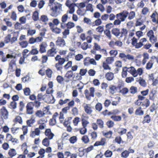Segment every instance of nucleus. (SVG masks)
I'll use <instances>...</instances> for the list:
<instances>
[{
  "label": "nucleus",
  "mask_w": 158,
  "mask_h": 158,
  "mask_svg": "<svg viewBox=\"0 0 158 158\" xmlns=\"http://www.w3.org/2000/svg\"><path fill=\"white\" fill-rule=\"evenodd\" d=\"M58 103L60 106H62L68 103V106L63 108L62 109L61 111L60 112V113H62L63 114H66L68 111L70 110V107H73L75 104L74 101L73 100L70 101V99L68 98H66L64 100L60 99Z\"/></svg>",
  "instance_id": "nucleus-1"
},
{
  "label": "nucleus",
  "mask_w": 158,
  "mask_h": 158,
  "mask_svg": "<svg viewBox=\"0 0 158 158\" xmlns=\"http://www.w3.org/2000/svg\"><path fill=\"white\" fill-rule=\"evenodd\" d=\"M128 14V12L126 10H124L120 13L117 14L116 16L117 19L114 22V25H119L121 22L124 21L127 17Z\"/></svg>",
  "instance_id": "nucleus-2"
},
{
  "label": "nucleus",
  "mask_w": 158,
  "mask_h": 158,
  "mask_svg": "<svg viewBox=\"0 0 158 158\" xmlns=\"http://www.w3.org/2000/svg\"><path fill=\"white\" fill-rule=\"evenodd\" d=\"M111 32L113 35L117 37L120 36V38H122L123 36H125V39L127 36L128 33L127 30L124 28H122L121 31H120V29L118 28H113L112 29Z\"/></svg>",
  "instance_id": "nucleus-3"
},
{
  "label": "nucleus",
  "mask_w": 158,
  "mask_h": 158,
  "mask_svg": "<svg viewBox=\"0 0 158 158\" xmlns=\"http://www.w3.org/2000/svg\"><path fill=\"white\" fill-rule=\"evenodd\" d=\"M9 116V111L5 106H2L0 109V124H3L4 123V119H8Z\"/></svg>",
  "instance_id": "nucleus-4"
},
{
  "label": "nucleus",
  "mask_w": 158,
  "mask_h": 158,
  "mask_svg": "<svg viewBox=\"0 0 158 158\" xmlns=\"http://www.w3.org/2000/svg\"><path fill=\"white\" fill-rule=\"evenodd\" d=\"M120 111L118 109L113 110L112 111L108 112V115H111L110 118L114 122H120L122 120V117L120 115H117L119 114Z\"/></svg>",
  "instance_id": "nucleus-5"
},
{
  "label": "nucleus",
  "mask_w": 158,
  "mask_h": 158,
  "mask_svg": "<svg viewBox=\"0 0 158 158\" xmlns=\"http://www.w3.org/2000/svg\"><path fill=\"white\" fill-rule=\"evenodd\" d=\"M55 60L56 61H58V62L55 65L57 70L61 71L63 68L62 65L65 61V59L61 58L60 56L57 55L55 57Z\"/></svg>",
  "instance_id": "nucleus-6"
},
{
  "label": "nucleus",
  "mask_w": 158,
  "mask_h": 158,
  "mask_svg": "<svg viewBox=\"0 0 158 158\" xmlns=\"http://www.w3.org/2000/svg\"><path fill=\"white\" fill-rule=\"evenodd\" d=\"M132 45L136 48H139L141 47L143 45V43L147 41L146 38H143L140 40V42L137 43V39L135 37H134L131 39Z\"/></svg>",
  "instance_id": "nucleus-7"
},
{
  "label": "nucleus",
  "mask_w": 158,
  "mask_h": 158,
  "mask_svg": "<svg viewBox=\"0 0 158 158\" xmlns=\"http://www.w3.org/2000/svg\"><path fill=\"white\" fill-rule=\"evenodd\" d=\"M89 90L90 93L89 92L88 90L85 89L84 91V94L86 99L90 100L91 97H94V96L95 88L94 87H91L89 88Z\"/></svg>",
  "instance_id": "nucleus-8"
},
{
  "label": "nucleus",
  "mask_w": 158,
  "mask_h": 158,
  "mask_svg": "<svg viewBox=\"0 0 158 158\" xmlns=\"http://www.w3.org/2000/svg\"><path fill=\"white\" fill-rule=\"evenodd\" d=\"M65 4L66 6L69 9V10L67 11V13H69L70 14H73L75 11L74 7L76 6L77 4L74 3H71V1L69 0H67Z\"/></svg>",
  "instance_id": "nucleus-9"
},
{
  "label": "nucleus",
  "mask_w": 158,
  "mask_h": 158,
  "mask_svg": "<svg viewBox=\"0 0 158 158\" xmlns=\"http://www.w3.org/2000/svg\"><path fill=\"white\" fill-rule=\"evenodd\" d=\"M64 38L61 37H58L56 41V44L57 46L60 47H63L66 45V43L64 39Z\"/></svg>",
  "instance_id": "nucleus-10"
},
{
  "label": "nucleus",
  "mask_w": 158,
  "mask_h": 158,
  "mask_svg": "<svg viewBox=\"0 0 158 158\" xmlns=\"http://www.w3.org/2000/svg\"><path fill=\"white\" fill-rule=\"evenodd\" d=\"M33 108L34 106L31 102H28L26 106V113L28 114H33L34 112Z\"/></svg>",
  "instance_id": "nucleus-11"
},
{
  "label": "nucleus",
  "mask_w": 158,
  "mask_h": 158,
  "mask_svg": "<svg viewBox=\"0 0 158 158\" xmlns=\"http://www.w3.org/2000/svg\"><path fill=\"white\" fill-rule=\"evenodd\" d=\"M48 45L46 42H43L39 45V52L41 54L46 52V48Z\"/></svg>",
  "instance_id": "nucleus-12"
},
{
  "label": "nucleus",
  "mask_w": 158,
  "mask_h": 158,
  "mask_svg": "<svg viewBox=\"0 0 158 158\" xmlns=\"http://www.w3.org/2000/svg\"><path fill=\"white\" fill-rule=\"evenodd\" d=\"M46 121L44 118L40 119L38 122L39 126V127L37 128H38L40 131L44 129L46 127Z\"/></svg>",
  "instance_id": "nucleus-13"
},
{
  "label": "nucleus",
  "mask_w": 158,
  "mask_h": 158,
  "mask_svg": "<svg viewBox=\"0 0 158 158\" xmlns=\"http://www.w3.org/2000/svg\"><path fill=\"white\" fill-rule=\"evenodd\" d=\"M68 18L67 13L64 14L62 16L61 19V22L60 23V27L61 29H64V26L66 23H65L67 22Z\"/></svg>",
  "instance_id": "nucleus-14"
},
{
  "label": "nucleus",
  "mask_w": 158,
  "mask_h": 158,
  "mask_svg": "<svg viewBox=\"0 0 158 158\" xmlns=\"http://www.w3.org/2000/svg\"><path fill=\"white\" fill-rule=\"evenodd\" d=\"M59 114L58 113L56 112L54 113L52 116V118L49 120V124L50 126H53L56 123V118L57 117Z\"/></svg>",
  "instance_id": "nucleus-15"
},
{
  "label": "nucleus",
  "mask_w": 158,
  "mask_h": 158,
  "mask_svg": "<svg viewBox=\"0 0 158 158\" xmlns=\"http://www.w3.org/2000/svg\"><path fill=\"white\" fill-rule=\"evenodd\" d=\"M6 138L8 141H11L12 143H18V139L16 138H14L12 135L9 133L6 134Z\"/></svg>",
  "instance_id": "nucleus-16"
},
{
  "label": "nucleus",
  "mask_w": 158,
  "mask_h": 158,
  "mask_svg": "<svg viewBox=\"0 0 158 158\" xmlns=\"http://www.w3.org/2000/svg\"><path fill=\"white\" fill-rule=\"evenodd\" d=\"M40 133V131L39 130L38 128H37L35 129V130L33 131H31L30 133V136L33 138H34L35 136H39Z\"/></svg>",
  "instance_id": "nucleus-17"
},
{
  "label": "nucleus",
  "mask_w": 158,
  "mask_h": 158,
  "mask_svg": "<svg viewBox=\"0 0 158 158\" xmlns=\"http://www.w3.org/2000/svg\"><path fill=\"white\" fill-rule=\"evenodd\" d=\"M44 134L49 139H52L54 136V134L51 132V129L49 128L46 129Z\"/></svg>",
  "instance_id": "nucleus-18"
},
{
  "label": "nucleus",
  "mask_w": 158,
  "mask_h": 158,
  "mask_svg": "<svg viewBox=\"0 0 158 158\" xmlns=\"http://www.w3.org/2000/svg\"><path fill=\"white\" fill-rule=\"evenodd\" d=\"M84 108L85 112L87 114H90L92 113L93 110L92 109L90 105L86 104L84 106Z\"/></svg>",
  "instance_id": "nucleus-19"
},
{
  "label": "nucleus",
  "mask_w": 158,
  "mask_h": 158,
  "mask_svg": "<svg viewBox=\"0 0 158 158\" xmlns=\"http://www.w3.org/2000/svg\"><path fill=\"white\" fill-rule=\"evenodd\" d=\"M56 53V49H50L48 50L47 55L49 57H53Z\"/></svg>",
  "instance_id": "nucleus-20"
},
{
  "label": "nucleus",
  "mask_w": 158,
  "mask_h": 158,
  "mask_svg": "<svg viewBox=\"0 0 158 158\" xmlns=\"http://www.w3.org/2000/svg\"><path fill=\"white\" fill-rule=\"evenodd\" d=\"M10 17V19L13 21H15L17 18V15L16 12L14 11H12L10 13H9L8 15L7 16V17Z\"/></svg>",
  "instance_id": "nucleus-21"
},
{
  "label": "nucleus",
  "mask_w": 158,
  "mask_h": 158,
  "mask_svg": "<svg viewBox=\"0 0 158 158\" xmlns=\"http://www.w3.org/2000/svg\"><path fill=\"white\" fill-rule=\"evenodd\" d=\"M136 81L138 82L140 85L143 87H145L147 86V83L145 80L141 77H139L138 80H136Z\"/></svg>",
  "instance_id": "nucleus-22"
},
{
  "label": "nucleus",
  "mask_w": 158,
  "mask_h": 158,
  "mask_svg": "<svg viewBox=\"0 0 158 158\" xmlns=\"http://www.w3.org/2000/svg\"><path fill=\"white\" fill-rule=\"evenodd\" d=\"M127 69L128 72L130 73L134 77H135L136 70L134 67L131 66L129 67H127Z\"/></svg>",
  "instance_id": "nucleus-23"
},
{
  "label": "nucleus",
  "mask_w": 158,
  "mask_h": 158,
  "mask_svg": "<svg viewBox=\"0 0 158 158\" xmlns=\"http://www.w3.org/2000/svg\"><path fill=\"white\" fill-rule=\"evenodd\" d=\"M11 34H13V36L11 38V43L13 44L17 40L19 32L18 31H15L11 33Z\"/></svg>",
  "instance_id": "nucleus-24"
},
{
  "label": "nucleus",
  "mask_w": 158,
  "mask_h": 158,
  "mask_svg": "<svg viewBox=\"0 0 158 158\" xmlns=\"http://www.w3.org/2000/svg\"><path fill=\"white\" fill-rule=\"evenodd\" d=\"M73 72L72 70L68 71L64 76L65 78L68 80L66 81H69L70 79L73 77Z\"/></svg>",
  "instance_id": "nucleus-25"
},
{
  "label": "nucleus",
  "mask_w": 158,
  "mask_h": 158,
  "mask_svg": "<svg viewBox=\"0 0 158 158\" xmlns=\"http://www.w3.org/2000/svg\"><path fill=\"white\" fill-rule=\"evenodd\" d=\"M135 114L136 115L142 116L144 114V111L142 110L141 107H139L135 111Z\"/></svg>",
  "instance_id": "nucleus-26"
},
{
  "label": "nucleus",
  "mask_w": 158,
  "mask_h": 158,
  "mask_svg": "<svg viewBox=\"0 0 158 158\" xmlns=\"http://www.w3.org/2000/svg\"><path fill=\"white\" fill-rule=\"evenodd\" d=\"M106 143V139L104 138H102L100 141H96L94 144V146H98L99 145H104Z\"/></svg>",
  "instance_id": "nucleus-27"
},
{
  "label": "nucleus",
  "mask_w": 158,
  "mask_h": 158,
  "mask_svg": "<svg viewBox=\"0 0 158 158\" xmlns=\"http://www.w3.org/2000/svg\"><path fill=\"white\" fill-rule=\"evenodd\" d=\"M8 154L10 157H13L17 154L16 150L14 148H10L9 150Z\"/></svg>",
  "instance_id": "nucleus-28"
},
{
  "label": "nucleus",
  "mask_w": 158,
  "mask_h": 158,
  "mask_svg": "<svg viewBox=\"0 0 158 158\" xmlns=\"http://www.w3.org/2000/svg\"><path fill=\"white\" fill-rule=\"evenodd\" d=\"M109 89L110 93L113 94L116 92L117 89V86L113 85H110L109 86Z\"/></svg>",
  "instance_id": "nucleus-29"
},
{
  "label": "nucleus",
  "mask_w": 158,
  "mask_h": 158,
  "mask_svg": "<svg viewBox=\"0 0 158 158\" xmlns=\"http://www.w3.org/2000/svg\"><path fill=\"white\" fill-rule=\"evenodd\" d=\"M151 121V118L149 114H147L144 116L142 123L143 124L145 123H149Z\"/></svg>",
  "instance_id": "nucleus-30"
},
{
  "label": "nucleus",
  "mask_w": 158,
  "mask_h": 158,
  "mask_svg": "<svg viewBox=\"0 0 158 158\" xmlns=\"http://www.w3.org/2000/svg\"><path fill=\"white\" fill-rule=\"evenodd\" d=\"M105 77L108 81H111L114 77V74L111 72H108L106 74Z\"/></svg>",
  "instance_id": "nucleus-31"
},
{
  "label": "nucleus",
  "mask_w": 158,
  "mask_h": 158,
  "mask_svg": "<svg viewBox=\"0 0 158 158\" xmlns=\"http://www.w3.org/2000/svg\"><path fill=\"white\" fill-rule=\"evenodd\" d=\"M85 116L84 114H82L81 116V121L83 127H86L87 125L89 123V122L87 120L85 119Z\"/></svg>",
  "instance_id": "nucleus-32"
},
{
  "label": "nucleus",
  "mask_w": 158,
  "mask_h": 158,
  "mask_svg": "<svg viewBox=\"0 0 158 158\" xmlns=\"http://www.w3.org/2000/svg\"><path fill=\"white\" fill-rule=\"evenodd\" d=\"M86 13V10L83 8H78L77 11V14L79 15L84 16Z\"/></svg>",
  "instance_id": "nucleus-33"
},
{
  "label": "nucleus",
  "mask_w": 158,
  "mask_h": 158,
  "mask_svg": "<svg viewBox=\"0 0 158 158\" xmlns=\"http://www.w3.org/2000/svg\"><path fill=\"white\" fill-rule=\"evenodd\" d=\"M72 119V117H71L66 118L64 121V126H67L69 125H70Z\"/></svg>",
  "instance_id": "nucleus-34"
},
{
  "label": "nucleus",
  "mask_w": 158,
  "mask_h": 158,
  "mask_svg": "<svg viewBox=\"0 0 158 158\" xmlns=\"http://www.w3.org/2000/svg\"><path fill=\"white\" fill-rule=\"evenodd\" d=\"M143 59L142 61L143 65H144L147 62V60L149 58V55L147 53H144L143 54Z\"/></svg>",
  "instance_id": "nucleus-35"
},
{
  "label": "nucleus",
  "mask_w": 158,
  "mask_h": 158,
  "mask_svg": "<svg viewBox=\"0 0 158 158\" xmlns=\"http://www.w3.org/2000/svg\"><path fill=\"white\" fill-rule=\"evenodd\" d=\"M32 19L34 21H37L39 20V13L37 11H35L33 13Z\"/></svg>",
  "instance_id": "nucleus-36"
},
{
  "label": "nucleus",
  "mask_w": 158,
  "mask_h": 158,
  "mask_svg": "<svg viewBox=\"0 0 158 158\" xmlns=\"http://www.w3.org/2000/svg\"><path fill=\"white\" fill-rule=\"evenodd\" d=\"M10 19V18H7L4 19L3 21L5 22L7 27H11L13 25V24L11 22L9 21Z\"/></svg>",
  "instance_id": "nucleus-37"
},
{
  "label": "nucleus",
  "mask_w": 158,
  "mask_h": 158,
  "mask_svg": "<svg viewBox=\"0 0 158 158\" xmlns=\"http://www.w3.org/2000/svg\"><path fill=\"white\" fill-rule=\"evenodd\" d=\"M153 60H150L147 64L145 68L147 70L151 69L152 67L153 64Z\"/></svg>",
  "instance_id": "nucleus-38"
},
{
  "label": "nucleus",
  "mask_w": 158,
  "mask_h": 158,
  "mask_svg": "<svg viewBox=\"0 0 158 158\" xmlns=\"http://www.w3.org/2000/svg\"><path fill=\"white\" fill-rule=\"evenodd\" d=\"M156 91L155 90H152L149 94V99L153 101L155 99L154 95L156 94Z\"/></svg>",
  "instance_id": "nucleus-39"
},
{
  "label": "nucleus",
  "mask_w": 158,
  "mask_h": 158,
  "mask_svg": "<svg viewBox=\"0 0 158 158\" xmlns=\"http://www.w3.org/2000/svg\"><path fill=\"white\" fill-rule=\"evenodd\" d=\"M75 25L73 23L69 22L65 24L64 26V29L67 27V29H70L74 27Z\"/></svg>",
  "instance_id": "nucleus-40"
},
{
  "label": "nucleus",
  "mask_w": 158,
  "mask_h": 158,
  "mask_svg": "<svg viewBox=\"0 0 158 158\" xmlns=\"http://www.w3.org/2000/svg\"><path fill=\"white\" fill-rule=\"evenodd\" d=\"M96 123L99 128H103L104 126V121L101 119H98L97 120Z\"/></svg>",
  "instance_id": "nucleus-41"
},
{
  "label": "nucleus",
  "mask_w": 158,
  "mask_h": 158,
  "mask_svg": "<svg viewBox=\"0 0 158 158\" xmlns=\"http://www.w3.org/2000/svg\"><path fill=\"white\" fill-rule=\"evenodd\" d=\"M137 90L138 89L137 87L132 86L130 88L129 92L130 94H134L137 92Z\"/></svg>",
  "instance_id": "nucleus-42"
},
{
  "label": "nucleus",
  "mask_w": 158,
  "mask_h": 158,
  "mask_svg": "<svg viewBox=\"0 0 158 158\" xmlns=\"http://www.w3.org/2000/svg\"><path fill=\"white\" fill-rule=\"evenodd\" d=\"M31 102L32 103V104H33V106L37 108H38L40 107L41 104L40 101L37 99L35 100L34 102Z\"/></svg>",
  "instance_id": "nucleus-43"
},
{
  "label": "nucleus",
  "mask_w": 158,
  "mask_h": 158,
  "mask_svg": "<svg viewBox=\"0 0 158 158\" xmlns=\"http://www.w3.org/2000/svg\"><path fill=\"white\" fill-rule=\"evenodd\" d=\"M156 15L158 16V15L157 13L156 12L152 13V15L151 16V17L152 19V22L158 24V20H157L156 18Z\"/></svg>",
  "instance_id": "nucleus-44"
},
{
  "label": "nucleus",
  "mask_w": 158,
  "mask_h": 158,
  "mask_svg": "<svg viewBox=\"0 0 158 158\" xmlns=\"http://www.w3.org/2000/svg\"><path fill=\"white\" fill-rule=\"evenodd\" d=\"M127 67H124L123 68L122 72L121 73V76L123 78H125L127 77Z\"/></svg>",
  "instance_id": "nucleus-45"
},
{
  "label": "nucleus",
  "mask_w": 158,
  "mask_h": 158,
  "mask_svg": "<svg viewBox=\"0 0 158 158\" xmlns=\"http://www.w3.org/2000/svg\"><path fill=\"white\" fill-rule=\"evenodd\" d=\"M49 140L50 139L46 137L42 140V144L46 147H48L50 144Z\"/></svg>",
  "instance_id": "nucleus-46"
},
{
  "label": "nucleus",
  "mask_w": 158,
  "mask_h": 158,
  "mask_svg": "<svg viewBox=\"0 0 158 158\" xmlns=\"http://www.w3.org/2000/svg\"><path fill=\"white\" fill-rule=\"evenodd\" d=\"M150 102L149 100L146 98L142 103V106L144 107H145L146 108L148 107L150 105Z\"/></svg>",
  "instance_id": "nucleus-47"
},
{
  "label": "nucleus",
  "mask_w": 158,
  "mask_h": 158,
  "mask_svg": "<svg viewBox=\"0 0 158 158\" xmlns=\"http://www.w3.org/2000/svg\"><path fill=\"white\" fill-rule=\"evenodd\" d=\"M35 122V119L32 118L27 120L26 121L27 126L29 127H31Z\"/></svg>",
  "instance_id": "nucleus-48"
},
{
  "label": "nucleus",
  "mask_w": 158,
  "mask_h": 158,
  "mask_svg": "<svg viewBox=\"0 0 158 158\" xmlns=\"http://www.w3.org/2000/svg\"><path fill=\"white\" fill-rule=\"evenodd\" d=\"M81 140L85 144H86L89 142V138L88 135H86L83 136L81 138Z\"/></svg>",
  "instance_id": "nucleus-49"
},
{
  "label": "nucleus",
  "mask_w": 158,
  "mask_h": 158,
  "mask_svg": "<svg viewBox=\"0 0 158 158\" xmlns=\"http://www.w3.org/2000/svg\"><path fill=\"white\" fill-rule=\"evenodd\" d=\"M13 121L15 123L18 122L20 124H22L23 123V121L22 118L19 116H16L15 118L13 120Z\"/></svg>",
  "instance_id": "nucleus-50"
},
{
  "label": "nucleus",
  "mask_w": 158,
  "mask_h": 158,
  "mask_svg": "<svg viewBox=\"0 0 158 158\" xmlns=\"http://www.w3.org/2000/svg\"><path fill=\"white\" fill-rule=\"evenodd\" d=\"M104 33L109 39H111L112 36L110 30L106 29L104 31Z\"/></svg>",
  "instance_id": "nucleus-51"
},
{
  "label": "nucleus",
  "mask_w": 158,
  "mask_h": 158,
  "mask_svg": "<svg viewBox=\"0 0 158 158\" xmlns=\"http://www.w3.org/2000/svg\"><path fill=\"white\" fill-rule=\"evenodd\" d=\"M135 16V13L134 11H131L128 13V19L129 20L133 19Z\"/></svg>",
  "instance_id": "nucleus-52"
},
{
  "label": "nucleus",
  "mask_w": 158,
  "mask_h": 158,
  "mask_svg": "<svg viewBox=\"0 0 158 158\" xmlns=\"http://www.w3.org/2000/svg\"><path fill=\"white\" fill-rule=\"evenodd\" d=\"M19 44L21 46V48H25L28 46V43L26 41H23L19 42Z\"/></svg>",
  "instance_id": "nucleus-53"
},
{
  "label": "nucleus",
  "mask_w": 158,
  "mask_h": 158,
  "mask_svg": "<svg viewBox=\"0 0 158 158\" xmlns=\"http://www.w3.org/2000/svg\"><path fill=\"white\" fill-rule=\"evenodd\" d=\"M55 6L52 8V10H57L58 9H61V5L58 2L54 3Z\"/></svg>",
  "instance_id": "nucleus-54"
},
{
  "label": "nucleus",
  "mask_w": 158,
  "mask_h": 158,
  "mask_svg": "<svg viewBox=\"0 0 158 158\" xmlns=\"http://www.w3.org/2000/svg\"><path fill=\"white\" fill-rule=\"evenodd\" d=\"M112 152L109 150L106 151L104 154V156L106 158L110 157L112 155Z\"/></svg>",
  "instance_id": "nucleus-55"
},
{
  "label": "nucleus",
  "mask_w": 158,
  "mask_h": 158,
  "mask_svg": "<svg viewBox=\"0 0 158 158\" xmlns=\"http://www.w3.org/2000/svg\"><path fill=\"white\" fill-rule=\"evenodd\" d=\"M77 140V139L76 136H73L71 137L69 139L70 143L72 144H74L76 143Z\"/></svg>",
  "instance_id": "nucleus-56"
},
{
  "label": "nucleus",
  "mask_w": 158,
  "mask_h": 158,
  "mask_svg": "<svg viewBox=\"0 0 158 158\" xmlns=\"http://www.w3.org/2000/svg\"><path fill=\"white\" fill-rule=\"evenodd\" d=\"M11 35L10 34H8L5 37L4 40L5 43L6 44H7L10 42L11 43Z\"/></svg>",
  "instance_id": "nucleus-57"
},
{
  "label": "nucleus",
  "mask_w": 158,
  "mask_h": 158,
  "mask_svg": "<svg viewBox=\"0 0 158 158\" xmlns=\"http://www.w3.org/2000/svg\"><path fill=\"white\" fill-rule=\"evenodd\" d=\"M129 92L128 89L127 87H124L120 89L119 93L122 94L123 95H125L127 94Z\"/></svg>",
  "instance_id": "nucleus-58"
},
{
  "label": "nucleus",
  "mask_w": 158,
  "mask_h": 158,
  "mask_svg": "<svg viewBox=\"0 0 158 158\" xmlns=\"http://www.w3.org/2000/svg\"><path fill=\"white\" fill-rule=\"evenodd\" d=\"M45 113L41 110H38L35 113V115L39 117L40 118L44 116L45 114Z\"/></svg>",
  "instance_id": "nucleus-59"
},
{
  "label": "nucleus",
  "mask_w": 158,
  "mask_h": 158,
  "mask_svg": "<svg viewBox=\"0 0 158 158\" xmlns=\"http://www.w3.org/2000/svg\"><path fill=\"white\" fill-rule=\"evenodd\" d=\"M129 152L127 150L123 151L121 154V156L122 157L127 158L129 156Z\"/></svg>",
  "instance_id": "nucleus-60"
},
{
  "label": "nucleus",
  "mask_w": 158,
  "mask_h": 158,
  "mask_svg": "<svg viewBox=\"0 0 158 158\" xmlns=\"http://www.w3.org/2000/svg\"><path fill=\"white\" fill-rule=\"evenodd\" d=\"M24 94L25 95L28 96L30 95L31 90L28 87H26L23 89Z\"/></svg>",
  "instance_id": "nucleus-61"
},
{
  "label": "nucleus",
  "mask_w": 158,
  "mask_h": 158,
  "mask_svg": "<svg viewBox=\"0 0 158 158\" xmlns=\"http://www.w3.org/2000/svg\"><path fill=\"white\" fill-rule=\"evenodd\" d=\"M143 73V70L141 68H139L137 70H136V73L135 74V77H137L138 75L140 76Z\"/></svg>",
  "instance_id": "nucleus-62"
},
{
  "label": "nucleus",
  "mask_w": 158,
  "mask_h": 158,
  "mask_svg": "<svg viewBox=\"0 0 158 158\" xmlns=\"http://www.w3.org/2000/svg\"><path fill=\"white\" fill-rule=\"evenodd\" d=\"M95 108L96 110L100 111L102 110V105L101 103L98 102L95 105Z\"/></svg>",
  "instance_id": "nucleus-63"
},
{
  "label": "nucleus",
  "mask_w": 158,
  "mask_h": 158,
  "mask_svg": "<svg viewBox=\"0 0 158 158\" xmlns=\"http://www.w3.org/2000/svg\"><path fill=\"white\" fill-rule=\"evenodd\" d=\"M106 124L109 128H111L114 126V123L112 121L110 120L106 122Z\"/></svg>",
  "instance_id": "nucleus-64"
}]
</instances>
